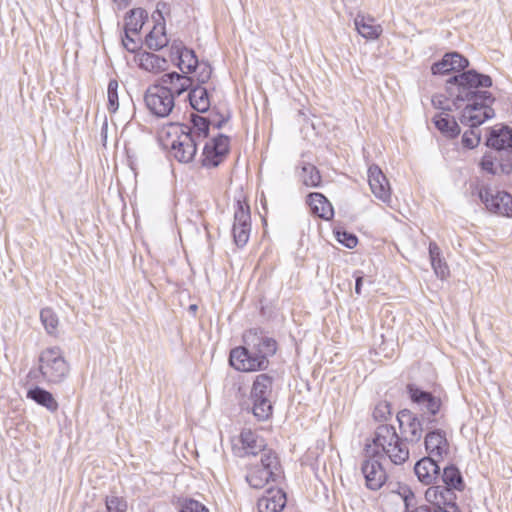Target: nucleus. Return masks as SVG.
<instances>
[{
	"label": "nucleus",
	"instance_id": "f257e3e1",
	"mask_svg": "<svg viewBox=\"0 0 512 512\" xmlns=\"http://www.w3.org/2000/svg\"><path fill=\"white\" fill-rule=\"evenodd\" d=\"M491 86V77L474 69L461 72L447 80V92L452 98L453 107L459 109L465 104L460 117L462 124L477 128L494 117L495 112L491 105L495 102V97L489 91L478 90Z\"/></svg>",
	"mask_w": 512,
	"mask_h": 512
},
{
	"label": "nucleus",
	"instance_id": "f03ea898",
	"mask_svg": "<svg viewBox=\"0 0 512 512\" xmlns=\"http://www.w3.org/2000/svg\"><path fill=\"white\" fill-rule=\"evenodd\" d=\"M400 437L394 426L381 424L376 427L371 442L367 443L369 455H386L395 465L405 463L409 458L407 443H417L422 438L423 424L416 414L404 409L397 414Z\"/></svg>",
	"mask_w": 512,
	"mask_h": 512
},
{
	"label": "nucleus",
	"instance_id": "7ed1b4c3",
	"mask_svg": "<svg viewBox=\"0 0 512 512\" xmlns=\"http://www.w3.org/2000/svg\"><path fill=\"white\" fill-rule=\"evenodd\" d=\"M244 342L245 346L235 347L230 351L229 364L241 372L265 370L269 365L268 358L276 353V341L256 329H251L244 335Z\"/></svg>",
	"mask_w": 512,
	"mask_h": 512
},
{
	"label": "nucleus",
	"instance_id": "20e7f679",
	"mask_svg": "<svg viewBox=\"0 0 512 512\" xmlns=\"http://www.w3.org/2000/svg\"><path fill=\"white\" fill-rule=\"evenodd\" d=\"M394 501H401L405 512H460L458 505H454L452 494L442 488L429 487L425 492L426 500L434 506L427 505L414 507L416 499L413 491L405 484H397V489L391 490Z\"/></svg>",
	"mask_w": 512,
	"mask_h": 512
},
{
	"label": "nucleus",
	"instance_id": "39448f33",
	"mask_svg": "<svg viewBox=\"0 0 512 512\" xmlns=\"http://www.w3.org/2000/svg\"><path fill=\"white\" fill-rule=\"evenodd\" d=\"M282 476V467L277 454L273 450H265L260 463L253 465L246 480L255 489L263 488L269 482H276Z\"/></svg>",
	"mask_w": 512,
	"mask_h": 512
},
{
	"label": "nucleus",
	"instance_id": "423d86ee",
	"mask_svg": "<svg viewBox=\"0 0 512 512\" xmlns=\"http://www.w3.org/2000/svg\"><path fill=\"white\" fill-rule=\"evenodd\" d=\"M39 372L43 379L50 384H59L69 373V365L58 347L46 348L38 358Z\"/></svg>",
	"mask_w": 512,
	"mask_h": 512
},
{
	"label": "nucleus",
	"instance_id": "0eeeda50",
	"mask_svg": "<svg viewBox=\"0 0 512 512\" xmlns=\"http://www.w3.org/2000/svg\"><path fill=\"white\" fill-rule=\"evenodd\" d=\"M272 384L273 378L265 373L257 375L253 382L250 397L252 412L258 420H266L272 414Z\"/></svg>",
	"mask_w": 512,
	"mask_h": 512
},
{
	"label": "nucleus",
	"instance_id": "6e6552de",
	"mask_svg": "<svg viewBox=\"0 0 512 512\" xmlns=\"http://www.w3.org/2000/svg\"><path fill=\"white\" fill-rule=\"evenodd\" d=\"M406 390L413 406L420 412L421 419L428 424L436 423V416L442 406L440 397L415 384H408Z\"/></svg>",
	"mask_w": 512,
	"mask_h": 512
},
{
	"label": "nucleus",
	"instance_id": "1a4fd4ad",
	"mask_svg": "<svg viewBox=\"0 0 512 512\" xmlns=\"http://www.w3.org/2000/svg\"><path fill=\"white\" fill-rule=\"evenodd\" d=\"M173 134L176 136L171 141V151L176 160L181 163L191 162L197 152V140L188 125L178 124L172 127Z\"/></svg>",
	"mask_w": 512,
	"mask_h": 512
},
{
	"label": "nucleus",
	"instance_id": "9d476101",
	"mask_svg": "<svg viewBox=\"0 0 512 512\" xmlns=\"http://www.w3.org/2000/svg\"><path fill=\"white\" fill-rule=\"evenodd\" d=\"M144 101L147 109L156 117H168L175 107V100L172 94L160 87L156 82L148 87L145 92Z\"/></svg>",
	"mask_w": 512,
	"mask_h": 512
},
{
	"label": "nucleus",
	"instance_id": "9b49d317",
	"mask_svg": "<svg viewBox=\"0 0 512 512\" xmlns=\"http://www.w3.org/2000/svg\"><path fill=\"white\" fill-rule=\"evenodd\" d=\"M480 200L487 210L502 216H512V196L505 191H493L490 187H477Z\"/></svg>",
	"mask_w": 512,
	"mask_h": 512
},
{
	"label": "nucleus",
	"instance_id": "f8f14e48",
	"mask_svg": "<svg viewBox=\"0 0 512 512\" xmlns=\"http://www.w3.org/2000/svg\"><path fill=\"white\" fill-rule=\"evenodd\" d=\"M367 459L362 462L361 471L365 478L366 487L370 490H379L387 480V474L378 458L386 455H369L365 446Z\"/></svg>",
	"mask_w": 512,
	"mask_h": 512
},
{
	"label": "nucleus",
	"instance_id": "ddd939ff",
	"mask_svg": "<svg viewBox=\"0 0 512 512\" xmlns=\"http://www.w3.org/2000/svg\"><path fill=\"white\" fill-rule=\"evenodd\" d=\"M251 232V215L248 204L241 201L236 202L232 234L234 242L238 247L247 244Z\"/></svg>",
	"mask_w": 512,
	"mask_h": 512
},
{
	"label": "nucleus",
	"instance_id": "4468645a",
	"mask_svg": "<svg viewBox=\"0 0 512 512\" xmlns=\"http://www.w3.org/2000/svg\"><path fill=\"white\" fill-rule=\"evenodd\" d=\"M229 152V138L226 135L219 134L210 141L206 142L201 163L203 167H217Z\"/></svg>",
	"mask_w": 512,
	"mask_h": 512
},
{
	"label": "nucleus",
	"instance_id": "2eb2a0df",
	"mask_svg": "<svg viewBox=\"0 0 512 512\" xmlns=\"http://www.w3.org/2000/svg\"><path fill=\"white\" fill-rule=\"evenodd\" d=\"M368 183L373 195L385 204L391 203L390 184L377 165H372L368 169Z\"/></svg>",
	"mask_w": 512,
	"mask_h": 512
},
{
	"label": "nucleus",
	"instance_id": "dca6fc26",
	"mask_svg": "<svg viewBox=\"0 0 512 512\" xmlns=\"http://www.w3.org/2000/svg\"><path fill=\"white\" fill-rule=\"evenodd\" d=\"M157 83L160 85V87L168 90L172 94V97L175 99L176 96H180L190 89L193 80L187 75H183L177 72H169L163 74L157 80Z\"/></svg>",
	"mask_w": 512,
	"mask_h": 512
},
{
	"label": "nucleus",
	"instance_id": "f3484780",
	"mask_svg": "<svg viewBox=\"0 0 512 512\" xmlns=\"http://www.w3.org/2000/svg\"><path fill=\"white\" fill-rule=\"evenodd\" d=\"M469 61L458 52L446 53L443 58L434 63L431 71L434 75H444L453 71H462L468 67Z\"/></svg>",
	"mask_w": 512,
	"mask_h": 512
},
{
	"label": "nucleus",
	"instance_id": "a211bd4d",
	"mask_svg": "<svg viewBox=\"0 0 512 512\" xmlns=\"http://www.w3.org/2000/svg\"><path fill=\"white\" fill-rule=\"evenodd\" d=\"M441 477L444 485H435L434 487L449 491L453 497V504L457 505L456 492H462L465 488V483L460 470L455 465H448L443 468Z\"/></svg>",
	"mask_w": 512,
	"mask_h": 512
},
{
	"label": "nucleus",
	"instance_id": "6ab92c4d",
	"mask_svg": "<svg viewBox=\"0 0 512 512\" xmlns=\"http://www.w3.org/2000/svg\"><path fill=\"white\" fill-rule=\"evenodd\" d=\"M425 448L429 457L442 459L449 453V443L443 431L436 429L425 436Z\"/></svg>",
	"mask_w": 512,
	"mask_h": 512
},
{
	"label": "nucleus",
	"instance_id": "aec40b11",
	"mask_svg": "<svg viewBox=\"0 0 512 512\" xmlns=\"http://www.w3.org/2000/svg\"><path fill=\"white\" fill-rule=\"evenodd\" d=\"M486 144L497 154L512 153V129L508 126L492 129Z\"/></svg>",
	"mask_w": 512,
	"mask_h": 512
},
{
	"label": "nucleus",
	"instance_id": "412c9836",
	"mask_svg": "<svg viewBox=\"0 0 512 512\" xmlns=\"http://www.w3.org/2000/svg\"><path fill=\"white\" fill-rule=\"evenodd\" d=\"M286 494L281 489L270 488L257 502L258 512H280L286 505Z\"/></svg>",
	"mask_w": 512,
	"mask_h": 512
},
{
	"label": "nucleus",
	"instance_id": "4be33fe9",
	"mask_svg": "<svg viewBox=\"0 0 512 512\" xmlns=\"http://www.w3.org/2000/svg\"><path fill=\"white\" fill-rule=\"evenodd\" d=\"M438 459L433 457H423L416 462L414 472L418 480L425 485L432 484L440 473Z\"/></svg>",
	"mask_w": 512,
	"mask_h": 512
},
{
	"label": "nucleus",
	"instance_id": "5701e85b",
	"mask_svg": "<svg viewBox=\"0 0 512 512\" xmlns=\"http://www.w3.org/2000/svg\"><path fill=\"white\" fill-rule=\"evenodd\" d=\"M240 442L243 453H240L239 456L257 455L258 453L262 455L265 450H268L265 440L250 429H244L241 432Z\"/></svg>",
	"mask_w": 512,
	"mask_h": 512
},
{
	"label": "nucleus",
	"instance_id": "b1692460",
	"mask_svg": "<svg viewBox=\"0 0 512 512\" xmlns=\"http://www.w3.org/2000/svg\"><path fill=\"white\" fill-rule=\"evenodd\" d=\"M308 204L312 213L324 220H330L334 215V210L331 203L321 193H310L308 195Z\"/></svg>",
	"mask_w": 512,
	"mask_h": 512
},
{
	"label": "nucleus",
	"instance_id": "393cba45",
	"mask_svg": "<svg viewBox=\"0 0 512 512\" xmlns=\"http://www.w3.org/2000/svg\"><path fill=\"white\" fill-rule=\"evenodd\" d=\"M138 65L141 69L150 73H160L168 68V61L151 52H142L138 55Z\"/></svg>",
	"mask_w": 512,
	"mask_h": 512
},
{
	"label": "nucleus",
	"instance_id": "a878e982",
	"mask_svg": "<svg viewBox=\"0 0 512 512\" xmlns=\"http://www.w3.org/2000/svg\"><path fill=\"white\" fill-rule=\"evenodd\" d=\"M355 28L358 33L368 40L377 39L382 33V27L374 23L371 17L358 14L354 19Z\"/></svg>",
	"mask_w": 512,
	"mask_h": 512
},
{
	"label": "nucleus",
	"instance_id": "bb28decb",
	"mask_svg": "<svg viewBox=\"0 0 512 512\" xmlns=\"http://www.w3.org/2000/svg\"><path fill=\"white\" fill-rule=\"evenodd\" d=\"M188 99L193 109L204 113L210 108V97L207 88L197 85L189 91Z\"/></svg>",
	"mask_w": 512,
	"mask_h": 512
},
{
	"label": "nucleus",
	"instance_id": "cd10ccee",
	"mask_svg": "<svg viewBox=\"0 0 512 512\" xmlns=\"http://www.w3.org/2000/svg\"><path fill=\"white\" fill-rule=\"evenodd\" d=\"M27 398L45 407L50 412H55L58 409V403L53 395L41 387L36 386L29 389L27 391Z\"/></svg>",
	"mask_w": 512,
	"mask_h": 512
},
{
	"label": "nucleus",
	"instance_id": "c85d7f7f",
	"mask_svg": "<svg viewBox=\"0 0 512 512\" xmlns=\"http://www.w3.org/2000/svg\"><path fill=\"white\" fill-rule=\"evenodd\" d=\"M429 258L436 276L440 279H445L449 275V268L446 261L442 258L439 246L435 242L429 243Z\"/></svg>",
	"mask_w": 512,
	"mask_h": 512
},
{
	"label": "nucleus",
	"instance_id": "c756f323",
	"mask_svg": "<svg viewBox=\"0 0 512 512\" xmlns=\"http://www.w3.org/2000/svg\"><path fill=\"white\" fill-rule=\"evenodd\" d=\"M147 13L141 8L132 9L125 18L126 38H130V33L137 35L142 29Z\"/></svg>",
	"mask_w": 512,
	"mask_h": 512
},
{
	"label": "nucleus",
	"instance_id": "7c9ffc66",
	"mask_svg": "<svg viewBox=\"0 0 512 512\" xmlns=\"http://www.w3.org/2000/svg\"><path fill=\"white\" fill-rule=\"evenodd\" d=\"M436 128L446 137L455 138L460 134V127L448 114H439L433 118Z\"/></svg>",
	"mask_w": 512,
	"mask_h": 512
},
{
	"label": "nucleus",
	"instance_id": "2f4dec72",
	"mask_svg": "<svg viewBox=\"0 0 512 512\" xmlns=\"http://www.w3.org/2000/svg\"><path fill=\"white\" fill-rule=\"evenodd\" d=\"M169 40L163 26H154L145 38V44L149 49L160 50L167 46Z\"/></svg>",
	"mask_w": 512,
	"mask_h": 512
},
{
	"label": "nucleus",
	"instance_id": "473e14b6",
	"mask_svg": "<svg viewBox=\"0 0 512 512\" xmlns=\"http://www.w3.org/2000/svg\"><path fill=\"white\" fill-rule=\"evenodd\" d=\"M198 58L195 52L191 49L184 50L182 55L179 56V60L175 62V65L180 69L183 75L195 72L198 66Z\"/></svg>",
	"mask_w": 512,
	"mask_h": 512
},
{
	"label": "nucleus",
	"instance_id": "72a5a7b5",
	"mask_svg": "<svg viewBox=\"0 0 512 512\" xmlns=\"http://www.w3.org/2000/svg\"><path fill=\"white\" fill-rule=\"evenodd\" d=\"M300 178L306 187H318L321 183V175L316 166L310 163H303L301 166Z\"/></svg>",
	"mask_w": 512,
	"mask_h": 512
},
{
	"label": "nucleus",
	"instance_id": "f704fd0d",
	"mask_svg": "<svg viewBox=\"0 0 512 512\" xmlns=\"http://www.w3.org/2000/svg\"><path fill=\"white\" fill-rule=\"evenodd\" d=\"M192 127L188 128L193 132L197 142L200 138L205 139L209 134V127L211 125L210 119L199 115H192L191 117Z\"/></svg>",
	"mask_w": 512,
	"mask_h": 512
},
{
	"label": "nucleus",
	"instance_id": "c9c22d12",
	"mask_svg": "<svg viewBox=\"0 0 512 512\" xmlns=\"http://www.w3.org/2000/svg\"><path fill=\"white\" fill-rule=\"evenodd\" d=\"M40 319L49 334H55L58 327V317L51 308H43L40 312Z\"/></svg>",
	"mask_w": 512,
	"mask_h": 512
},
{
	"label": "nucleus",
	"instance_id": "e433bc0d",
	"mask_svg": "<svg viewBox=\"0 0 512 512\" xmlns=\"http://www.w3.org/2000/svg\"><path fill=\"white\" fill-rule=\"evenodd\" d=\"M118 86L116 80H110L107 88L108 110L112 113L116 112L119 108Z\"/></svg>",
	"mask_w": 512,
	"mask_h": 512
},
{
	"label": "nucleus",
	"instance_id": "4c0bfd02",
	"mask_svg": "<svg viewBox=\"0 0 512 512\" xmlns=\"http://www.w3.org/2000/svg\"><path fill=\"white\" fill-rule=\"evenodd\" d=\"M105 505L107 512H126L127 510L126 500L116 495L107 496Z\"/></svg>",
	"mask_w": 512,
	"mask_h": 512
},
{
	"label": "nucleus",
	"instance_id": "58836bf2",
	"mask_svg": "<svg viewBox=\"0 0 512 512\" xmlns=\"http://www.w3.org/2000/svg\"><path fill=\"white\" fill-rule=\"evenodd\" d=\"M179 512H209V510L201 502L186 498L180 502Z\"/></svg>",
	"mask_w": 512,
	"mask_h": 512
},
{
	"label": "nucleus",
	"instance_id": "ea45409f",
	"mask_svg": "<svg viewBox=\"0 0 512 512\" xmlns=\"http://www.w3.org/2000/svg\"><path fill=\"white\" fill-rule=\"evenodd\" d=\"M335 236L339 243H341L342 245L349 249L354 248L358 243V239L355 234L349 233L344 230H336Z\"/></svg>",
	"mask_w": 512,
	"mask_h": 512
},
{
	"label": "nucleus",
	"instance_id": "a19ab883",
	"mask_svg": "<svg viewBox=\"0 0 512 512\" xmlns=\"http://www.w3.org/2000/svg\"><path fill=\"white\" fill-rule=\"evenodd\" d=\"M476 128H470L462 136V144L468 149H473L480 143V133L475 130Z\"/></svg>",
	"mask_w": 512,
	"mask_h": 512
},
{
	"label": "nucleus",
	"instance_id": "79ce46f5",
	"mask_svg": "<svg viewBox=\"0 0 512 512\" xmlns=\"http://www.w3.org/2000/svg\"><path fill=\"white\" fill-rule=\"evenodd\" d=\"M495 162H498L497 153H487L481 160V168L488 173L495 175L498 172Z\"/></svg>",
	"mask_w": 512,
	"mask_h": 512
},
{
	"label": "nucleus",
	"instance_id": "37998d69",
	"mask_svg": "<svg viewBox=\"0 0 512 512\" xmlns=\"http://www.w3.org/2000/svg\"><path fill=\"white\" fill-rule=\"evenodd\" d=\"M197 69H199L196 80L199 85H203L209 81L212 75V68L206 62L198 63Z\"/></svg>",
	"mask_w": 512,
	"mask_h": 512
},
{
	"label": "nucleus",
	"instance_id": "c03bdc74",
	"mask_svg": "<svg viewBox=\"0 0 512 512\" xmlns=\"http://www.w3.org/2000/svg\"><path fill=\"white\" fill-rule=\"evenodd\" d=\"M446 93H448V92L446 91ZM431 101H432L433 106L437 109L447 110V111H451L453 109L449 104L446 103L447 101L452 102V98L449 96V94H447V96H444L442 94L434 95L432 97Z\"/></svg>",
	"mask_w": 512,
	"mask_h": 512
},
{
	"label": "nucleus",
	"instance_id": "a18cd8bd",
	"mask_svg": "<svg viewBox=\"0 0 512 512\" xmlns=\"http://www.w3.org/2000/svg\"><path fill=\"white\" fill-rule=\"evenodd\" d=\"M511 154L504 153L505 157H502V155H500V158L498 157V167L503 174H510L512 172Z\"/></svg>",
	"mask_w": 512,
	"mask_h": 512
},
{
	"label": "nucleus",
	"instance_id": "49530a36",
	"mask_svg": "<svg viewBox=\"0 0 512 512\" xmlns=\"http://www.w3.org/2000/svg\"><path fill=\"white\" fill-rule=\"evenodd\" d=\"M187 49L181 41H174L170 46L171 61L175 64L179 60V56L182 55V52Z\"/></svg>",
	"mask_w": 512,
	"mask_h": 512
},
{
	"label": "nucleus",
	"instance_id": "de8ad7c7",
	"mask_svg": "<svg viewBox=\"0 0 512 512\" xmlns=\"http://www.w3.org/2000/svg\"><path fill=\"white\" fill-rule=\"evenodd\" d=\"M387 415H390L389 404L387 403L378 404L373 411V417L377 421L386 420Z\"/></svg>",
	"mask_w": 512,
	"mask_h": 512
},
{
	"label": "nucleus",
	"instance_id": "09e8293b",
	"mask_svg": "<svg viewBox=\"0 0 512 512\" xmlns=\"http://www.w3.org/2000/svg\"><path fill=\"white\" fill-rule=\"evenodd\" d=\"M122 43L124 45V47L130 51V52H134L136 49H137V43L135 42V40L133 39V37L130 35V38H123L122 39Z\"/></svg>",
	"mask_w": 512,
	"mask_h": 512
},
{
	"label": "nucleus",
	"instance_id": "8fccbe9b",
	"mask_svg": "<svg viewBox=\"0 0 512 512\" xmlns=\"http://www.w3.org/2000/svg\"><path fill=\"white\" fill-rule=\"evenodd\" d=\"M355 293L360 295L361 294V287H362V284H363V280H364V277L362 275H360V272L356 274V279H355Z\"/></svg>",
	"mask_w": 512,
	"mask_h": 512
},
{
	"label": "nucleus",
	"instance_id": "3c124183",
	"mask_svg": "<svg viewBox=\"0 0 512 512\" xmlns=\"http://www.w3.org/2000/svg\"><path fill=\"white\" fill-rule=\"evenodd\" d=\"M227 118L221 116L219 120H210L211 125H213L215 128L220 129L222 126L227 122Z\"/></svg>",
	"mask_w": 512,
	"mask_h": 512
},
{
	"label": "nucleus",
	"instance_id": "603ef678",
	"mask_svg": "<svg viewBox=\"0 0 512 512\" xmlns=\"http://www.w3.org/2000/svg\"><path fill=\"white\" fill-rule=\"evenodd\" d=\"M113 2L117 4L119 9H123L130 4L131 0H113Z\"/></svg>",
	"mask_w": 512,
	"mask_h": 512
},
{
	"label": "nucleus",
	"instance_id": "864d4df0",
	"mask_svg": "<svg viewBox=\"0 0 512 512\" xmlns=\"http://www.w3.org/2000/svg\"><path fill=\"white\" fill-rule=\"evenodd\" d=\"M189 309L192 310V311H196L197 310V306L195 304H192V305H190Z\"/></svg>",
	"mask_w": 512,
	"mask_h": 512
}]
</instances>
